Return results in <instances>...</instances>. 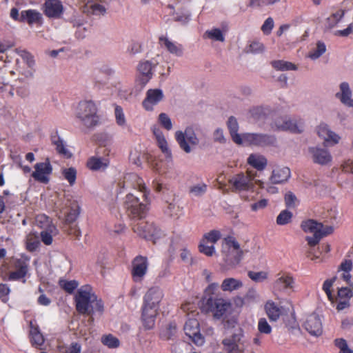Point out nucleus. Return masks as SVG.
<instances>
[{"label": "nucleus", "mask_w": 353, "mask_h": 353, "mask_svg": "<svg viewBox=\"0 0 353 353\" xmlns=\"http://www.w3.org/2000/svg\"><path fill=\"white\" fill-rule=\"evenodd\" d=\"M118 185L120 189L119 193L122 192L121 189L130 186L143 193V197L146 203H141L138 197L131 193H128L125 196L123 207L128 215L132 219H143L145 218L149 210L148 195L150 191L148 190L143 179L134 173L128 174L124 177V181L119 182Z\"/></svg>", "instance_id": "1"}, {"label": "nucleus", "mask_w": 353, "mask_h": 353, "mask_svg": "<svg viewBox=\"0 0 353 353\" xmlns=\"http://www.w3.org/2000/svg\"><path fill=\"white\" fill-rule=\"evenodd\" d=\"M76 309L80 314L92 315L95 312H103V303L98 299L89 285L81 286L74 297Z\"/></svg>", "instance_id": "2"}, {"label": "nucleus", "mask_w": 353, "mask_h": 353, "mask_svg": "<svg viewBox=\"0 0 353 353\" xmlns=\"http://www.w3.org/2000/svg\"><path fill=\"white\" fill-rule=\"evenodd\" d=\"M303 230L307 234L305 240L307 245L310 247L307 251V257L312 260L317 259L319 256L314 254L312 248L319 244L320 240L327 234L332 233L334 228L331 225H323L322 222H302L301 225Z\"/></svg>", "instance_id": "3"}, {"label": "nucleus", "mask_w": 353, "mask_h": 353, "mask_svg": "<svg viewBox=\"0 0 353 353\" xmlns=\"http://www.w3.org/2000/svg\"><path fill=\"white\" fill-rule=\"evenodd\" d=\"M245 252L241 248L240 244L232 236L224 239L221 248V256L225 263L231 268L239 264Z\"/></svg>", "instance_id": "4"}, {"label": "nucleus", "mask_w": 353, "mask_h": 353, "mask_svg": "<svg viewBox=\"0 0 353 353\" xmlns=\"http://www.w3.org/2000/svg\"><path fill=\"white\" fill-rule=\"evenodd\" d=\"M257 176L256 171L248 169L245 172H241L234 174L229 179L228 183L230 189L234 192L248 191L254 188V182H260L259 180L256 179Z\"/></svg>", "instance_id": "5"}, {"label": "nucleus", "mask_w": 353, "mask_h": 353, "mask_svg": "<svg viewBox=\"0 0 353 353\" xmlns=\"http://www.w3.org/2000/svg\"><path fill=\"white\" fill-rule=\"evenodd\" d=\"M77 117L86 128H91L99 123L97 108L92 101L79 102L77 109Z\"/></svg>", "instance_id": "6"}, {"label": "nucleus", "mask_w": 353, "mask_h": 353, "mask_svg": "<svg viewBox=\"0 0 353 353\" xmlns=\"http://www.w3.org/2000/svg\"><path fill=\"white\" fill-rule=\"evenodd\" d=\"M222 237L220 230H212L203 234L199 245V250L208 256H212L215 253L214 243Z\"/></svg>", "instance_id": "7"}, {"label": "nucleus", "mask_w": 353, "mask_h": 353, "mask_svg": "<svg viewBox=\"0 0 353 353\" xmlns=\"http://www.w3.org/2000/svg\"><path fill=\"white\" fill-rule=\"evenodd\" d=\"M243 331L241 327H238L231 337L225 338L222 341L224 350L227 353H244L245 346L242 340Z\"/></svg>", "instance_id": "8"}, {"label": "nucleus", "mask_w": 353, "mask_h": 353, "mask_svg": "<svg viewBox=\"0 0 353 353\" xmlns=\"http://www.w3.org/2000/svg\"><path fill=\"white\" fill-rule=\"evenodd\" d=\"M132 228L139 236L152 241L154 243L157 239L164 235L160 230L155 228L152 222H137Z\"/></svg>", "instance_id": "9"}, {"label": "nucleus", "mask_w": 353, "mask_h": 353, "mask_svg": "<svg viewBox=\"0 0 353 353\" xmlns=\"http://www.w3.org/2000/svg\"><path fill=\"white\" fill-rule=\"evenodd\" d=\"M276 138L272 135L257 133H245L242 134V143L248 145L265 147L273 145Z\"/></svg>", "instance_id": "10"}, {"label": "nucleus", "mask_w": 353, "mask_h": 353, "mask_svg": "<svg viewBox=\"0 0 353 353\" xmlns=\"http://www.w3.org/2000/svg\"><path fill=\"white\" fill-rule=\"evenodd\" d=\"M175 139L180 148L186 153H190L192 150L187 141L192 145H196L199 142L196 134L190 128H187L184 132L180 130L176 131Z\"/></svg>", "instance_id": "11"}, {"label": "nucleus", "mask_w": 353, "mask_h": 353, "mask_svg": "<svg viewBox=\"0 0 353 353\" xmlns=\"http://www.w3.org/2000/svg\"><path fill=\"white\" fill-rule=\"evenodd\" d=\"M149 263L148 258L141 255L136 256L132 262V275L136 282L142 281L146 274Z\"/></svg>", "instance_id": "12"}, {"label": "nucleus", "mask_w": 353, "mask_h": 353, "mask_svg": "<svg viewBox=\"0 0 353 353\" xmlns=\"http://www.w3.org/2000/svg\"><path fill=\"white\" fill-rule=\"evenodd\" d=\"M152 63L150 61H144L139 63L138 65V75L136 83L141 88H143L150 81L153 76Z\"/></svg>", "instance_id": "13"}, {"label": "nucleus", "mask_w": 353, "mask_h": 353, "mask_svg": "<svg viewBox=\"0 0 353 353\" xmlns=\"http://www.w3.org/2000/svg\"><path fill=\"white\" fill-rule=\"evenodd\" d=\"M34 171L32 173V176L37 181L47 184L49 182L48 176L52 174V167L49 159H46L44 162L37 163L34 165Z\"/></svg>", "instance_id": "14"}, {"label": "nucleus", "mask_w": 353, "mask_h": 353, "mask_svg": "<svg viewBox=\"0 0 353 353\" xmlns=\"http://www.w3.org/2000/svg\"><path fill=\"white\" fill-rule=\"evenodd\" d=\"M295 281L289 273H279L274 282V289L280 292L288 293L294 291Z\"/></svg>", "instance_id": "15"}, {"label": "nucleus", "mask_w": 353, "mask_h": 353, "mask_svg": "<svg viewBox=\"0 0 353 353\" xmlns=\"http://www.w3.org/2000/svg\"><path fill=\"white\" fill-rule=\"evenodd\" d=\"M185 334L197 345L204 343V339L200 333L199 323L195 319H189L184 325Z\"/></svg>", "instance_id": "16"}, {"label": "nucleus", "mask_w": 353, "mask_h": 353, "mask_svg": "<svg viewBox=\"0 0 353 353\" xmlns=\"http://www.w3.org/2000/svg\"><path fill=\"white\" fill-rule=\"evenodd\" d=\"M159 307L143 303L141 319L146 329H152L154 326L155 319L158 314Z\"/></svg>", "instance_id": "17"}, {"label": "nucleus", "mask_w": 353, "mask_h": 353, "mask_svg": "<svg viewBox=\"0 0 353 353\" xmlns=\"http://www.w3.org/2000/svg\"><path fill=\"white\" fill-rule=\"evenodd\" d=\"M43 11L48 18L59 19L63 14L64 8L60 0H46L43 5Z\"/></svg>", "instance_id": "18"}, {"label": "nucleus", "mask_w": 353, "mask_h": 353, "mask_svg": "<svg viewBox=\"0 0 353 353\" xmlns=\"http://www.w3.org/2000/svg\"><path fill=\"white\" fill-rule=\"evenodd\" d=\"M206 304L210 310L214 313V316L217 318L223 316L225 312L230 308V303L223 299H214L210 296L206 301Z\"/></svg>", "instance_id": "19"}, {"label": "nucleus", "mask_w": 353, "mask_h": 353, "mask_svg": "<svg viewBox=\"0 0 353 353\" xmlns=\"http://www.w3.org/2000/svg\"><path fill=\"white\" fill-rule=\"evenodd\" d=\"M159 43L161 48H165L169 53L176 57H182L183 54V45L171 41L165 36L161 35L159 37Z\"/></svg>", "instance_id": "20"}, {"label": "nucleus", "mask_w": 353, "mask_h": 353, "mask_svg": "<svg viewBox=\"0 0 353 353\" xmlns=\"http://www.w3.org/2000/svg\"><path fill=\"white\" fill-rule=\"evenodd\" d=\"M163 98L160 89H150L146 92V97L142 102L143 107L148 111L153 110L154 105L158 104Z\"/></svg>", "instance_id": "21"}, {"label": "nucleus", "mask_w": 353, "mask_h": 353, "mask_svg": "<svg viewBox=\"0 0 353 353\" xmlns=\"http://www.w3.org/2000/svg\"><path fill=\"white\" fill-rule=\"evenodd\" d=\"M304 327L312 336H319L323 332L321 320L316 314H312L307 316L304 323Z\"/></svg>", "instance_id": "22"}, {"label": "nucleus", "mask_w": 353, "mask_h": 353, "mask_svg": "<svg viewBox=\"0 0 353 353\" xmlns=\"http://www.w3.org/2000/svg\"><path fill=\"white\" fill-rule=\"evenodd\" d=\"M163 296V291L160 287H152L146 292L144 296L143 303L159 307Z\"/></svg>", "instance_id": "23"}, {"label": "nucleus", "mask_w": 353, "mask_h": 353, "mask_svg": "<svg viewBox=\"0 0 353 353\" xmlns=\"http://www.w3.org/2000/svg\"><path fill=\"white\" fill-rule=\"evenodd\" d=\"M42 14L37 10L29 9L22 10L20 14V22H27L28 25L42 23Z\"/></svg>", "instance_id": "24"}, {"label": "nucleus", "mask_w": 353, "mask_h": 353, "mask_svg": "<svg viewBox=\"0 0 353 353\" xmlns=\"http://www.w3.org/2000/svg\"><path fill=\"white\" fill-rule=\"evenodd\" d=\"M42 225L40 226L43 230L41 232V239L43 243L47 245L52 244V236L58 233L56 226L51 222H40Z\"/></svg>", "instance_id": "25"}, {"label": "nucleus", "mask_w": 353, "mask_h": 353, "mask_svg": "<svg viewBox=\"0 0 353 353\" xmlns=\"http://www.w3.org/2000/svg\"><path fill=\"white\" fill-rule=\"evenodd\" d=\"M310 152L312 154L313 161L320 165H326L331 162L332 156L325 149L320 148H310Z\"/></svg>", "instance_id": "26"}, {"label": "nucleus", "mask_w": 353, "mask_h": 353, "mask_svg": "<svg viewBox=\"0 0 353 353\" xmlns=\"http://www.w3.org/2000/svg\"><path fill=\"white\" fill-rule=\"evenodd\" d=\"M282 307L279 306L272 300H268L264 305L265 312L272 322H276L282 314Z\"/></svg>", "instance_id": "27"}, {"label": "nucleus", "mask_w": 353, "mask_h": 353, "mask_svg": "<svg viewBox=\"0 0 353 353\" xmlns=\"http://www.w3.org/2000/svg\"><path fill=\"white\" fill-rule=\"evenodd\" d=\"M318 135L323 138L325 142L336 144L340 140V137L335 132L331 131L326 124H320L317 128Z\"/></svg>", "instance_id": "28"}, {"label": "nucleus", "mask_w": 353, "mask_h": 353, "mask_svg": "<svg viewBox=\"0 0 353 353\" xmlns=\"http://www.w3.org/2000/svg\"><path fill=\"white\" fill-rule=\"evenodd\" d=\"M52 143L55 146L57 152L65 159L72 157V152L66 148L63 140L58 135L57 132L51 136Z\"/></svg>", "instance_id": "29"}, {"label": "nucleus", "mask_w": 353, "mask_h": 353, "mask_svg": "<svg viewBox=\"0 0 353 353\" xmlns=\"http://www.w3.org/2000/svg\"><path fill=\"white\" fill-rule=\"evenodd\" d=\"M110 163V161L107 158L91 157L86 163L87 168L92 171L100 170H105Z\"/></svg>", "instance_id": "30"}, {"label": "nucleus", "mask_w": 353, "mask_h": 353, "mask_svg": "<svg viewBox=\"0 0 353 353\" xmlns=\"http://www.w3.org/2000/svg\"><path fill=\"white\" fill-rule=\"evenodd\" d=\"M247 163L256 171L261 172L266 168L268 165L267 159L259 154H251L248 159Z\"/></svg>", "instance_id": "31"}, {"label": "nucleus", "mask_w": 353, "mask_h": 353, "mask_svg": "<svg viewBox=\"0 0 353 353\" xmlns=\"http://www.w3.org/2000/svg\"><path fill=\"white\" fill-rule=\"evenodd\" d=\"M290 170L288 167L276 168L273 170L270 180L273 183H282L290 178Z\"/></svg>", "instance_id": "32"}, {"label": "nucleus", "mask_w": 353, "mask_h": 353, "mask_svg": "<svg viewBox=\"0 0 353 353\" xmlns=\"http://www.w3.org/2000/svg\"><path fill=\"white\" fill-rule=\"evenodd\" d=\"M340 92L336 94V97L341 101L350 107H353V99H351L352 92L350 89L349 84L347 82H343L340 85Z\"/></svg>", "instance_id": "33"}, {"label": "nucleus", "mask_w": 353, "mask_h": 353, "mask_svg": "<svg viewBox=\"0 0 353 353\" xmlns=\"http://www.w3.org/2000/svg\"><path fill=\"white\" fill-rule=\"evenodd\" d=\"M153 133L156 137L158 146L161 149V152L165 154L167 159H172V152L170 150L168 142L163 134L159 129H154Z\"/></svg>", "instance_id": "34"}, {"label": "nucleus", "mask_w": 353, "mask_h": 353, "mask_svg": "<svg viewBox=\"0 0 353 353\" xmlns=\"http://www.w3.org/2000/svg\"><path fill=\"white\" fill-rule=\"evenodd\" d=\"M15 266L16 270L10 273L9 279L19 280L24 278L28 270L27 263L24 261L19 260L17 261Z\"/></svg>", "instance_id": "35"}, {"label": "nucleus", "mask_w": 353, "mask_h": 353, "mask_svg": "<svg viewBox=\"0 0 353 353\" xmlns=\"http://www.w3.org/2000/svg\"><path fill=\"white\" fill-rule=\"evenodd\" d=\"M276 129L281 130H289L294 133H300L303 131V122L294 121L292 120H287L283 121V124L276 123Z\"/></svg>", "instance_id": "36"}, {"label": "nucleus", "mask_w": 353, "mask_h": 353, "mask_svg": "<svg viewBox=\"0 0 353 353\" xmlns=\"http://www.w3.org/2000/svg\"><path fill=\"white\" fill-rule=\"evenodd\" d=\"M228 128L233 141L237 144H242V136L238 134L239 125L235 117H230L228 119Z\"/></svg>", "instance_id": "37"}, {"label": "nucleus", "mask_w": 353, "mask_h": 353, "mask_svg": "<svg viewBox=\"0 0 353 353\" xmlns=\"http://www.w3.org/2000/svg\"><path fill=\"white\" fill-rule=\"evenodd\" d=\"M243 283L241 280L234 278L225 279L221 285V288L224 292H232L242 288Z\"/></svg>", "instance_id": "38"}, {"label": "nucleus", "mask_w": 353, "mask_h": 353, "mask_svg": "<svg viewBox=\"0 0 353 353\" xmlns=\"http://www.w3.org/2000/svg\"><path fill=\"white\" fill-rule=\"evenodd\" d=\"M80 213V208L77 202L71 203L70 207H66L64 209L63 214L65 219L63 221H76Z\"/></svg>", "instance_id": "39"}, {"label": "nucleus", "mask_w": 353, "mask_h": 353, "mask_svg": "<svg viewBox=\"0 0 353 353\" xmlns=\"http://www.w3.org/2000/svg\"><path fill=\"white\" fill-rule=\"evenodd\" d=\"M40 245L39 236L35 232L30 233L26 237V249L30 252L35 251Z\"/></svg>", "instance_id": "40"}, {"label": "nucleus", "mask_w": 353, "mask_h": 353, "mask_svg": "<svg viewBox=\"0 0 353 353\" xmlns=\"http://www.w3.org/2000/svg\"><path fill=\"white\" fill-rule=\"evenodd\" d=\"M272 67L277 70H296L297 67L292 63L283 60L273 61L271 63Z\"/></svg>", "instance_id": "41"}, {"label": "nucleus", "mask_w": 353, "mask_h": 353, "mask_svg": "<svg viewBox=\"0 0 353 353\" xmlns=\"http://www.w3.org/2000/svg\"><path fill=\"white\" fill-rule=\"evenodd\" d=\"M344 14L345 11L341 9L332 14L326 20L328 28H334L342 19Z\"/></svg>", "instance_id": "42"}, {"label": "nucleus", "mask_w": 353, "mask_h": 353, "mask_svg": "<svg viewBox=\"0 0 353 353\" xmlns=\"http://www.w3.org/2000/svg\"><path fill=\"white\" fill-rule=\"evenodd\" d=\"M176 325L174 323H171L162 330L161 336L165 340H170L176 335Z\"/></svg>", "instance_id": "43"}, {"label": "nucleus", "mask_w": 353, "mask_h": 353, "mask_svg": "<svg viewBox=\"0 0 353 353\" xmlns=\"http://www.w3.org/2000/svg\"><path fill=\"white\" fill-rule=\"evenodd\" d=\"M31 342L35 347H40L44 343V338L37 328H32L30 330Z\"/></svg>", "instance_id": "44"}, {"label": "nucleus", "mask_w": 353, "mask_h": 353, "mask_svg": "<svg viewBox=\"0 0 353 353\" xmlns=\"http://www.w3.org/2000/svg\"><path fill=\"white\" fill-rule=\"evenodd\" d=\"M248 276L252 281L256 283H261L268 279V272L266 271H248Z\"/></svg>", "instance_id": "45"}, {"label": "nucleus", "mask_w": 353, "mask_h": 353, "mask_svg": "<svg viewBox=\"0 0 353 353\" xmlns=\"http://www.w3.org/2000/svg\"><path fill=\"white\" fill-rule=\"evenodd\" d=\"M63 176L66 179L70 185L75 183L77 179V170L73 168H65L62 171Z\"/></svg>", "instance_id": "46"}, {"label": "nucleus", "mask_w": 353, "mask_h": 353, "mask_svg": "<svg viewBox=\"0 0 353 353\" xmlns=\"http://www.w3.org/2000/svg\"><path fill=\"white\" fill-rule=\"evenodd\" d=\"M250 117L254 121L264 120L266 117V113L261 107H254L250 110Z\"/></svg>", "instance_id": "47"}, {"label": "nucleus", "mask_w": 353, "mask_h": 353, "mask_svg": "<svg viewBox=\"0 0 353 353\" xmlns=\"http://www.w3.org/2000/svg\"><path fill=\"white\" fill-rule=\"evenodd\" d=\"M336 280V277H333L331 279H327L325 281L323 285V290L325 292V294L327 296L328 299L333 302L334 300V296L332 293V287Z\"/></svg>", "instance_id": "48"}, {"label": "nucleus", "mask_w": 353, "mask_h": 353, "mask_svg": "<svg viewBox=\"0 0 353 353\" xmlns=\"http://www.w3.org/2000/svg\"><path fill=\"white\" fill-rule=\"evenodd\" d=\"M102 343L110 348H115L119 345V339L111 334L103 336Z\"/></svg>", "instance_id": "49"}, {"label": "nucleus", "mask_w": 353, "mask_h": 353, "mask_svg": "<svg viewBox=\"0 0 353 353\" xmlns=\"http://www.w3.org/2000/svg\"><path fill=\"white\" fill-rule=\"evenodd\" d=\"M326 50V46L322 41H318L316 43V48L310 53L309 57L312 59H316L320 57Z\"/></svg>", "instance_id": "50"}, {"label": "nucleus", "mask_w": 353, "mask_h": 353, "mask_svg": "<svg viewBox=\"0 0 353 353\" xmlns=\"http://www.w3.org/2000/svg\"><path fill=\"white\" fill-rule=\"evenodd\" d=\"M259 296L257 290L254 288H251L247 291L244 296V301L248 303L256 302L259 299Z\"/></svg>", "instance_id": "51"}, {"label": "nucleus", "mask_w": 353, "mask_h": 353, "mask_svg": "<svg viewBox=\"0 0 353 353\" xmlns=\"http://www.w3.org/2000/svg\"><path fill=\"white\" fill-rule=\"evenodd\" d=\"M205 34L208 38L214 41L223 42L225 39L222 31L219 28H213L211 30L207 31Z\"/></svg>", "instance_id": "52"}, {"label": "nucleus", "mask_w": 353, "mask_h": 353, "mask_svg": "<svg viewBox=\"0 0 353 353\" xmlns=\"http://www.w3.org/2000/svg\"><path fill=\"white\" fill-rule=\"evenodd\" d=\"M207 190V185L202 183L194 185L190 188V193L195 196L203 195Z\"/></svg>", "instance_id": "53"}, {"label": "nucleus", "mask_w": 353, "mask_h": 353, "mask_svg": "<svg viewBox=\"0 0 353 353\" xmlns=\"http://www.w3.org/2000/svg\"><path fill=\"white\" fill-rule=\"evenodd\" d=\"M190 344L181 341L174 345L172 352V353H190Z\"/></svg>", "instance_id": "54"}, {"label": "nucleus", "mask_w": 353, "mask_h": 353, "mask_svg": "<svg viewBox=\"0 0 353 353\" xmlns=\"http://www.w3.org/2000/svg\"><path fill=\"white\" fill-rule=\"evenodd\" d=\"M223 326L224 328L227 330H234V332H236V330L238 327H241L238 324L236 318L234 316L225 319L223 321Z\"/></svg>", "instance_id": "55"}, {"label": "nucleus", "mask_w": 353, "mask_h": 353, "mask_svg": "<svg viewBox=\"0 0 353 353\" xmlns=\"http://www.w3.org/2000/svg\"><path fill=\"white\" fill-rule=\"evenodd\" d=\"M258 330L261 333L265 334H270L272 332V327L265 318H261L259 320Z\"/></svg>", "instance_id": "56"}, {"label": "nucleus", "mask_w": 353, "mask_h": 353, "mask_svg": "<svg viewBox=\"0 0 353 353\" xmlns=\"http://www.w3.org/2000/svg\"><path fill=\"white\" fill-rule=\"evenodd\" d=\"M159 122L167 130H170L172 128L171 119L165 113H161L159 114Z\"/></svg>", "instance_id": "57"}, {"label": "nucleus", "mask_w": 353, "mask_h": 353, "mask_svg": "<svg viewBox=\"0 0 353 353\" xmlns=\"http://www.w3.org/2000/svg\"><path fill=\"white\" fill-rule=\"evenodd\" d=\"M114 114L117 123L120 126L124 125L125 124V118L123 114V108L119 105H116Z\"/></svg>", "instance_id": "58"}, {"label": "nucleus", "mask_w": 353, "mask_h": 353, "mask_svg": "<svg viewBox=\"0 0 353 353\" xmlns=\"http://www.w3.org/2000/svg\"><path fill=\"white\" fill-rule=\"evenodd\" d=\"M141 44L138 41H132L128 46L127 52L130 55H134L141 52Z\"/></svg>", "instance_id": "59"}, {"label": "nucleus", "mask_w": 353, "mask_h": 353, "mask_svg": "<svg viewBox=\"0 0 353 353\" xmlns=\"http://www.w3.org/2000/svg\"><path fill=\"white\" fill-rule=\"evenodd\" d=\"M274 28V20L272 17H268L261 26V30L265 35H269Z\"/></svg>", "instance_id": "60"}, {"label": "nucleus", "mask_w": 353, "mask_h": 353, "mask_svg": "<svg viewBox=\"0 0 353 353\" xmlns=\"http://www.w3.org/2000/svg\"><path fill=\"white\" fill-rule=\"evenodd\" d=\"M352 295V290L348 287H342L338 290V296L340 299L349 300Z\"/></svg>", "instance_id": "61"}, {"label": "nucleus", "mask_w": 353, "mask_h": 353, "mask_svg": "<svg viewBox=\"0 0 353 353\" xmlns=\"http://www.w3.org/2000/svg\"><path fill=\"white\" fill-rule=\"evenodd\" d=\"M335 344L340 350V353H353V351L349 348L346 341L344 339H336Z\"/></svg>", "instance_id": "62"}, {"label": "nucleus", "mask_w": 353, "mask_h": 353, "mask_svg": "<svg viewBox=\"0 0 353 353\" xmlns=\"http://www.w3.org/2000/svg\"><path fill=\"white\" fill-rule=\"evenodd\" d=\"M285 202L288 208H294L297 202V199L292 192H289L285 195Z\"/></svg>", "instance_id": "63"}, {"label": "nucleus", "mask_w": 353, "mask_h": 353, "mask_svg": "<svg viewBox=\"0 0 353 353\" xmlns=\"http://www.w3.org/2000/svg\"><path fill=\"white\" fill-rule=\"evenodd\" d=\"M81 345L77 342H73L64 348L63 353H81Z\"/></svg>", "instance_id": "64"}]
</instances>
